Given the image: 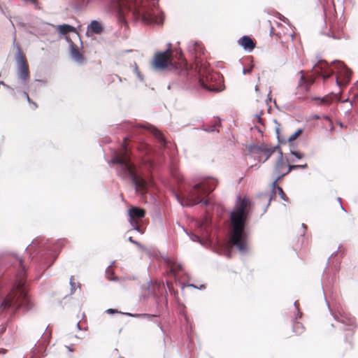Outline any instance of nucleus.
<instances>
[{"label":"nucleus","mask_w":358,"mask_h":358,"mask_svg":"<svg viewBox=\"0 0 358 358\" xmlns=\"http://www.w3.org/2000/svg\"><path fill=\"white\" fill-rule=\"evenodd\" d=\"M305 331V327L300 322L294 321L292 325L294 336H301Z\"/></svg>","instance_id":"f3484780"},{"label":"nucleus","mask_w":358,"mask_h":358,"mask_svg":"<svg viewBox=\"0 0 358 358\" xmlns=\"http://www.w3.org/2000/svg\"><path fill=\"white\" fill-rule=\"evenodd\" d=\"M150 164V166H152V162H148Z\"/></svg>","instance_id":"a19ab883"},{"label":"nucleus","mask_w":358,"mask_h":358,"mask_svg":"<svg viewBox=\"0 0 358 358\" xmlns=\"http://www.w3.org/2000/svg\"><path fill=\"white\" fill-rule=\"evenodd\" d=\"M324 118L328 121H330V118L328 116H324Z\"/></svg>","instance_id":"4c0bfd02"},{"label":"nucleus","mask_w":358,"mask_h":358,"mask_svg":"<svg viewBox=\"0 0 358 358\" xmlns=\"http://www.w3.org/2000/svg\"><path fill=\"white\" fill-rule=\"evenodd\" d=\"M336 83H337L338 84H339V81H338V79L336 80Z\"/></svg>","instance_id":"79ce46f5"},{"label":"nucleus","mask_w":358,"mask_h":358,"mask_svg":"<svg viewBox=\"0 0 358 358\" xmlns=\"http://www.w3.org/2000/svg\"><path fill=\"white\" fill-rule=\"evenodd\" d=\"M255 91L257 94H259V86L258 85H256L255 86Z\"/></svg>","instance_id":"c9c22d12"},{"label":"nucleus","mask_w":358,"mask_h":358,"mask_svg":"<svg viewBox=\"0 0 358 358\" xmlns=\"http://www.w3.org/2000/svg\"><path fill=\"white\" fill-rule=\"evenodd\" d=\"M221 126L220 120H215L213 125L205 126V130L208 132L219 131L217 127Z\"/></svg>","instance_id":"412c9836"},{"label":"nucleus","mask_w":358,"mask_h":358,"mask_svg":"<svg viewBox=\"0 0 358 358\" xmlns=\"http://www.w3.org/2000/svg\"><path fill=\"white\" fill-rule=\"evenodd\" d=\"M25 282V271L24 268H22L16 275V281L13 288L0 303L1 310L3 311L10 308L17 310L20 308L28 310L31 307L24 287Z\"/></svg>","instance_id":"7ed1b4c3"},{"label":"nucleus","mask_w":358,"mask_h":358,"mask_svg":"<svg viewBox=\"0 0 358 358\" xmlns=\"http://www.w3.org/2000/svg\"><path fill=\"white\" fill-rule=\"evenodd\" d=\"M176 57H177V59H178V64L180 65V68H182L184 69L182 70V71L184 73H187V62L183 57V55L182 53L180 51V52H177L176 54Z\"/></svg>","instance_id":"6ab92c4d"},{"label":"nucleus","mask_w":358,"mask_h":358,"mask_svg":"<svg viewBox=\"0 0 358 358\" xmlns=\"http://www.w3.org/2000/svg\"><path fill=\"white\" fill-rule=\"evenodd\" d=\"M299 73L301 76L298 84V89L302 92H308L310 87L314 83L315 77L313 74L306 75L303 71H301Z\"/></svg>","instance_id":"f8f14e48"},{"label":"nucleus","mask_w":358,"mask_h":358,"mask_svg":"<svg viewBox=\"0 0 358 358\" xmlns=\"http://www.w3.org/2000/svg\"><path fill=\"white\" fill-rule=\"evenodd\" d=\"M6 350L3 349V348H1V349H0V353L5 354V353H6Z\"/></svg>","instance_id":"e433bc0d"},{"label":"nucleus","mask_w":358,"mask_h":358,"mask_svg":"<svg viewBox=\"0 0 358 358\" xmlns=\"http://www.w3.org/2000/svg\"><path fill=\"white\" fill-rule=\"evenodd\" d=\"M303 129H298L293 134L288 138V142L292 143L295 141L302 133Z\"/></svg>","instance_id":"b1692460"},{"label":"nucleus","mask_w":358,"mask_h":358,"mask_svg":"<svg viewBox=\"0 0 358 358\" xmlns=\"http://www.w3.org/2000/svg\"><path fill=\"white\" fill-rule=\"evenodd\" d=\"M335 19H336V15H334L331 17H329L327 21V22L329 24L330 29L332 31H334L336 30V26L334 24Z\"/></svg>","instance_id":"393cba45"},{"label":"nucleus","mask_w":358,"mask_h":358,"mask_svg":"<svg viewBox=\"0 0 358 358\" xmlns=\"http://www.w3.org/2000/svg\"><path fill=\"white\" fill-rule=\"evenodd\" d=\"M276 132L278 134H279V129H276Z\"/></svg>","instance_id":"58836bf2"},{"label":"nucleus","mask_w":358,"mask_h":358,"mask_svg":"<svg viewBox=\"0 0 358 358\" xmlns=\"http://www.w3.org/2000/svg\"><path fill=\"white\" fill-rule=\"evenodd\" d=\"M199 83L201 86L210 92H217L220 90V85L217 83V80L220 78V75L217 73L210 72L206 70L205 72H201L199 70Z\"/></svg>","instance_id":"423d86ee"},{"label":"nucleus","mask_w":358,"mask_h":358,"mask_svg":"<svg viewBox=\"0 0 358 358\" xmlns=\"http://www.w3.org/2000/svg\"><path fill=\"white\" fill-rule=\"evenodd\" d=\"M148 129L153 134V136L158 140L159 143L164 146L166 144V140L163 134L159 130L153 127H148Z\"/></svg>","instance_id":"dca6fc26"},{"label":"nucleus","mask_w":358,"mask_h":358,"mask_svg":"<svg viewBox=\"0 0 358 358\" xmlns=\"http://www.w3.org/2000/svg\"><path fill=\"white\" fill-rule=\"evenodd\" d=\"M280 180H278V176H276V179L273 181V184H272V188H273V194H275V190H278V187H280L278 185V182Z\"/></svg>","instance_id":"cd10ccee"},{"label":"nucleus","mask_w":358,"mask_h":358,"mask_svg":"<svg viewBox=\"0 0 358 358\" xmlns=\"http://www.w3.org/2000/svg\"><path fill=\"white\" fill-rule=\"evenodd\" d=\"M254 204L248 196H238L234 208L230 213L231 233L230 243L241 252L247 250V234L245 228Z\"/></svg>","instance_id":"f257e3e1"},{"label":"nucleus","mask_w":358,"mask_h":358,"mask_svg":"<svg viewBox=\"0 0 358 358\" xmlns=\"http://www.w3.org/2000/svg\"><path fill=\"white\" fill-rule=\"evenodd\" d=\"M31 2H33V3H36V0H31Z\"/></svg>","instance_id":"ea45409f"},{"label":"nucleus","mask_w":358,"mask_h":358,"mask_svg":"<svg viewBox=\"0 0 358 358\" xmlns=\"http://www.w3.org/2000/svg\"><path fill=\"white\" fill-rule=\"evenodd\" d=\"M57 30L62 34H66L69 32H73L76 31L75 27L69 25V24H62L59 25L57 27Z\"/></svg>","instance_id":"aec40b11"},{"label":"nucleus","mask_w":358,"mask_h":358,"mask_svg":"<svg viewBox=\"0 0 358 358\" xmlns=\"http://www.w3.org/2000/svg\"><path fill=\"white\" fill-rule=\"evenodd\" d=\"M296 166H289V165H288V160L283 157L282 152L279 150L273 173L275 176H278V180H281L292 170L296 169Z\"/></svg>","instance_id":"0eeeda50"},{"label":"nucleus","mask_w":358,"mask_h":358,"mask_svg":"<svg viewBox=\"0 0 358 358\" xmlns=\"http://www.w3.org/2000/svg\"><path fill=\"white\" fill-rule=\"evenodd\" d=\"M129 316H134V317H139V316H145V315H131L130 313H127Z\"/></svg>","instance_id":"f704fd0d"},{"label":"nucleus","mask_w":358,"mask_h":358,"mask_svg":"<svg viewBox=\"0 0 358 358\" xmlns=\"http://www.w3.org/2000/svg\"><path fill=\"white\" fill-rule=\"evenodd\" d=\"M292 155H294L298 159H301L304 157V155L303 153L296 151H292Z\"/></svg>","instance_id":"c85d7f7f"},{"label":"nucleus","mask_w":358,"mask_h":358,"mask_svg":"<svg viewBox=\"0 0 358 358\" xmlns=\"http://www.w3.org/2000/svg\"><path fill=\"white\" fill-rule=\"evenodd\" d=\"M169 273L176 278L179 272L182 270V266L174 262H169Z\"/></svg>","instance_id":"2eb2a0df"},{"label":"nucleus","mask_w":358,"mask_h":358,"mask_svg":"<svg viewBox=\"0 0 358 358\" xmlns=\"http://www.w3.org/2000/svg\"><path fill=\"white\" fill-rule=\"evenodd\" d=\"M334 317L338 322L348 326L349 329L356 327L355 317L347 311L343 310L338 311V313L334 314Z\"/></svg>","instance_id":"9b49d317"},{"label":"nucleus","mask_w":358,"mask_h":358,"mask_svg":"<svg viewBox=\"0 0 358 358\" xmlns=\"http://www.w3.org/2000/svg\"><path fill=\"white\" fill-rule=\"evenodd\" d=\"M252 68H253V66H251L250 68L248 69H243V73L244 74H250L251 73L252 71Z\"/></svg>","instance_id":"7c9ffc66"},{"label":"nucleus","mask_w":358,"mask_h":358,"mask_svg":"<svg viewBox=\"0 0 358 358\" xmlns=\"http://www.w3.org/2000/svg\"><path fill=\"white\" fill-rule=\"evenodd\" d=\"M289 166H296V169H306L308 167L307 164H305L303 165H289Z\"/></svg>","instance_id":"2f4dec72"},{"label":"nucleus","mask_w":358,"mask_h":358,"mask_svg":"<svg viewBox=\"0 0 358 358\" xmlns=\"http://www.w3.org/2000/svg\"><path fill=\"white\" fill-rule=\"evenodd\" d=\"M90 29L92 31V33L96 34H99L103 31L102 25L96 20H93L90 26Z\"/></svg>","instance_id":"a211bd4d"},{"label":"nucleus","mask_w":358,"mask_h":358,"mask_svg":"<svg viewBox=\"0 0 358 358\" xmlns=\"http://www.w3.org/2000/svg\"><path fill=\"white\" fill-rule=\"evenodd\" d=\"M314 73L322 76L324 80L329 78L334 73L329 64L324 60H320L313 67Z\"/></svg>","instance_id":"9d476101"},{"label":"nucleus","mask_w":358,"mask_h":358,"mask_svg":"<svg viewBox=\"0 0 358 358\" xmlns=\"http://www.w3.org/2000/svg\"><path fill=\"white\" fill-rule=\"evenodd\" d=\"M238 43L245 50H252L255 48V42L249 36H244L238 40Z\"/></svg>","instance_id":"4468645a"},{"label":"nucleus","mask_w":358,"mask_h":358,"mask_svg":"<svg viewBox=\"0 0 358 358\" xmlns=\"http://www.w3.org/2000/svg\"><path fill=\"white\" fill-rule=\"evenodd\" d=\"M217 182L215 179H208L196 184L187 192H180L176 194L177 200L182 206H192L199 203L208 205L207 197L217 187Z\"/></svg>","instance_id":"20e7f679"},{"label":"nucleus","mask_w":358,"mask_h":358,"mask_svg":"<svg viewBox=\"0 0 358 358\" xmlns=\"http://www.w3.org/2000/svg\"><path fill=\"white\" fill-rule=\"evenodd\" d=\"M263 113H263V110H261V111H260V113H259V114H257V115H256V117H257V118L258 119V122H259V123H262L261 115H263Z\"/></svg>","instance_id":"473e14b6"},{"label":"nucleus","mask_w":358,"mask_h":358,"mask_svg":"<svg viewBox=\"0 0 358 358\" xmlns=\"http://www.w3.org/2000/svg\"><path fill=\"white\" fill-rule=\"evenodd\" d=\"M127 147L128 139L124 138L122 149L113 154L111 162L118 165L117 172L120 176L131 179L136 186V191L144 194L147 190V182L137 174L136 166L131 162L130 152Z\"/></svg>","instance_id":"f03ea898"},{"label":"nucleus","mask_w":358,"mask_h":358,"mask_svg":"<svg viewBox=\"0 0 358 358\" xmlns=\"http://www.w3.org/2000/svg\"><path fill=\"white\" fill-rule=\"evenodd\" d=\"M17 74L19 79L23 82H27L29 76V69L27 59L23 53L19 50L17 56Z\"/></svg>","instance_id":"6e6552de"},{"label":"nucleus","mask_w":358,"mask_h":358,"mask_svg":"<svg viewBox=\"0 0 358 358\" xmlns=\"http://www.w3.org/2000/svg\"><path fill=\"white\" fill-rule=\"evenodd\" d=\"M24 95H25V96H26V98H27V101H28L30 104H32V105H33V106H34V107H33V109H36V108L38 107L37 103H36V102H34V101H32V100L30 99V97H29V94H28L27 92H24Z\"/></svg>","instance_id":"bb28decb"},{"label":"nucleus","mask_w":358,"mask_h":358,"mask_svg":"<svg viewBox=\"0 0 358 358\" xmlns=\"http://www.w3.org/2000/svg\"><path fill=\"white\" fill-rule=\"evenodd\" d=\"M322 101L324 102L325 104H330L332 102V98L331 97H324L322 99Z\"/></svg>","instance_id":"c756f323"},{"label":"nucleus","mask_w":358,"mask_h":358,"mask_svg":"<svg viewBox=\"0 0 358 358\" xmlns=\"http://www.w3.org/2000/svg\"><path fill=\"white\" fill-rule=\"evenodd\" d=\"M129 222L134 229L139 231L142 219L145 217V212L143 208L132 206L128 210Z\"/></svg>","instance_id":"1a4fd4ad"},{"label":"nucleus","mask_w":358,"mask_h":358,"mask_svg":"<svg viewBox=\"0 0 358 358\" xmlns=\"http://www.w3.org/2000/svg\"><path fill=\"white\" fill-rule=\"evenodd\" d=\"M70 48H71L70 52H71V57L76 62H78L79 64L85 63V57H84L83 52H81L79 50L78 46L76 44H74L73 42H71L70 44Z\"/></svg>","instance_id":"ddd939ff"},{"label":"nucleus","mask_w":358,"mask_h":358,"mask_svg":"<svg viewBox=\"0 0 358 358\" xmlns=\"http://www.w3.org/2000/svg\"><path fill=\"white\" fill-rule=\"evenodd\" d=\"M277 191H278V194L280 195V198L282 200H284L285 201H288V197L287 196V195L284 192V191H283L282 187H278V190Z\"/></svg>","instance_id":"a878e982"},{"label":"nucleus","mask_w":358,"mask_h":358,"mask_svg":"<svg viewBox=\"0 0 358 358\" xmlns=\"http://www.w3.org/2000/svg\"><path fill=\"white\" fill-rule=\"evenodd\" d=\"M107 312L110 313H117V311L115 309L110 308V309L107 310Z\"/></svg>","instance_id":"72a5a7b5"},{"label":"nucleus","mask_w":358,"mask_h":358,"mask_svg":"<svg viewBox=\"0 0 358 358\" xmlns=\"http://www.w3.org/2000/svg\"><path fill=\"white\" fill-rule=\"evenodd\" d=\"M137 149L140 152L147 155L150 151V146L144 142H140Z\"/></svg>","instance_id":"4be33fe9"},{"label":"nucleus","mask_w":358,"mask_h":358,"mask_svg":"<svg viewBox=\"0 0 358 358\" xmlns=\"http://www.w3.org/2000/svg\"><path fill=\"white\" fill-rule=\"evenodd\" d=\"M260 150L266 155V160L275 151L276 148H267L266 146L260 147Z\"/></svg>","instance_id":"5701e85b"},{"label":"nucleus","mask_w":358,"mask_h":358,"mask_svg":"<svg viewBox=\"0 0 358 358\" xmlns=\"http://www.w3.org/2000/svg\"><path fill=\"white\" fill-rule=\"evenodd\" d=\"M175 63L172 50L169 49L156 52L150 62L152 68L158 71L164 70L169 66H173Z\"/></svg>","instance_id":"39448f33"}]
</instances>
